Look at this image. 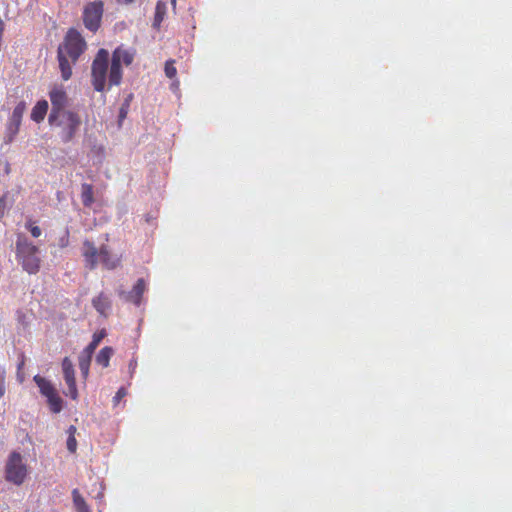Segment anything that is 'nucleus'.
<instances>
[{"label":"nucleus","instance_id":"nucleus-28","mask_svg":"<svg viewBox=\"0 0 512 512\" xmlns=\"http://www.w3.org/2000/svg\"><path fill=\"white\" fill-rule=\"evenodd\" d=\"M68 244H69V233H68V231H66V234L63 237H61L59 240V246L61 248H64V247L68 246Z\"/></svg>","mask_w":512,"mask_h":512},{"label":"nucleus","instance_id":"nucleus-23","mask_svg":"<svg viewBox=\"0 0 512 512\" xmlns=\"http://www.w3.org/2000/svg\"><path fill=\"white\" fill-rule=\"evenodd\" d=\"M164 71H165V75L168 78L173 79L177 74V69L175 67V61L174 60L166 61Z\"/></svg>","mask_w":512,"mask_h":512},{"label":"nucleus","instance_id":"nucleus-9","mask_svg":"<svg viewBox=\"0 0 512 512\" xmlns=\"http://www.w3.org/2000/svg\"><path fill=\"white\" fill-rule=\"evenodd\" d=\"M49 98L51 101V112L60 113L67 111L65 107L68 104V96L63 86H54L49 92Z\"/></svg>","mask_w":512,"mask_h":512},{"label":"nucleus","instance_id":"nucleus-5","mask_svg":"<svg viewBox=\"0 0 512 512\" xmlns=\"http://www.w3.org/2000/svg\"><path fill=\"white\" fill-rule=\"evenodd\" d=\"M39 249L25 236L19 235L16 241V259L29 274H36L40 269Z\"/></svg>","mask_w":512,"mask_h":512},{"label":"nucleus","instance_id":"nucleus-19","mask_svg":"<svg viewBox=\"0 0 512 512\" xmlns=\"http://www.w3.org/2000/svg\"><path fill=\"white\" fill-rule=\"evenodd\" d=\"M46 398H47L49 408L53 413H59L62 410L63 400L58 395L57 390L55 392H53L52 394L48 395Z\"/></svg>","mask_w":512,"mask_h":512},{"label":"nucleus","instance_id":"nucleus-21","mask_svg":"<svg viewBox=\"0 0 512 512\" xmlns=\"http://www.w3.org/2000/svg\"><path fill=\"white\" fill-rule=\"evenodd\" d=\"M106 333L104 330L96 332L93 334L92 341L83 349L89 353L94 354L96 348L105 337Z\"/></svg>","mask_w":512,"mask_h":512},{"label":"nucleus","instance_id":"nucleus-13","mask_svg":"<svg viewBox=\"0 0 512 512\" xmlns=\"http://www.w3.org/2000/svg\"><path fill=\"white\" fill-rule=\"evenodd\" d=\"M167 14V4L164 1L159 0L156 3L154 19L152 22V27L156 30H159L163 20L165 19Z\"/></svg>","mask_w":512,"mask_h":512},{"label":"nucleus","instance_id":"nucleus-14","mask_svg":"<svg viewBox=\"0 0 512 512\" xmlns=\"http://www.w3.org/2000/svg\"><path fill=\"white\" fill-rule=\"evenodd\" d=\"M92 356H93L92 353H89V352H87L85 350H83L79 354L78 365H79V369L81 371V375H82L84 380H86L88 378L90 364H91V361H92Z\"/></svg>","mask_w":512,"mask_h":512},{"label":"nucleus","instance_id":"nucleus-2","mask_svg":"<svg viewBox=\"0 0 512 512\" xmlns=\"http://www.w3.org/2000/svg\"><path fill=\"white\" fill-rule=\"evenodd\" d=\"M86 48L87 44L81 33L75 28L68 29L57 50V59L63 80L67 81L71 78L72 66L76 64Z\"/></svg>","mask_w":512,"mask_h":512},{"label":"nucleus","instance_id":"nucleus-32","mask_svg":"<svg viewBox=\"0 0 512 512\" xmlns=\"http://www.w3.org/2000/svg\"><path fill=\"white\" fill-rule=\"evenodd\" d=\"M126 113H127L126 109L124 107H121V109H120V118H125Z\"/></svg>","mask_w":512,"mask_h":512},{"label":"nucleus","instance_id":"nucleus-6","mask_svg":"<svg viewBox=\"0 0 512 512\" xmlns=\"http://www.w3.org/2000/svg\"><path fill=\"white\" fill-rule=\"evenodd\" d=\"M27 474V465L23 462L21 454L12 452L5 466L6 480L15 485H21L25 481Z\"/></svg>","mask_w":512,"mask_h":512},{"label":"nucleus","instance_id":"nucleus-24","mask_svg":"<svg viewBox=\"0 0 512 512\" xmlns=\"http://www.w3.org/2000/svg\"><path fill=\"white\" fill-rule=\"evenodd\" d=\"M25 227H26V229H28L30 231L31 235L34 238H38L41 236L42 231H41L40 227L34 225V223L31 220L26 222Z\"/></svg>","mask_w":512,"mask_h":512},{"label":"nucleus","instance_id":"nucleus-16","mask_svg":"<svg viewBox=\"0 0 512 512\" xmlns=\"http://www.w3.org/2000/svg\"><path fill=\"white\" fill-rule=\"evenodd\" d=\"M33 380L39 387L40 393L45 397L56 391L52 383L40 375L34 376Z\"/></svg>","mask_w":512,"mask_h":512},{"label":"nucleus","instance_id":"nucleus-22","mask_svg":"<svg viewBox=\"0 0 512 512\" xmlns=\"http://www.w3.org/2000/svg\"><path fill=\"white\" fill-rule=\"evenodd\" d=\"M26 108H27L26 102L20 101L13 109V112H12L10 118L17 120L19 122H22V118L26 111Z\"/></svg>","mask_w":512,"mask_h":512},{"label":"nucleus","instance_id":"nucleus-35","mask_svg":"<svg viewBox=\"0 0 512 512\" xmlns=\"http://www.w3.org/2000/svg\"><path fill=\"white\" fill-rule=\"evenodd\" d=\"M134 0H124L125 3L129 4L132 3Z\"/></svg>","mask_w":512,"mask_h":512},{"label":"nucleus","instance_id":"nucleus-17","mask_svg":"<svg viewBox=\"0 0 512 512\" xmlns=\"http://www.w3.org/2000/svg\"><path fill=\"white\" fill-rule=\"evenodd\" d=\"M81 201L85 207H91L94 203V191L91 184L83 183L81 185Z\"/></svg>","mask_w":512,"mask_h":512},{"label":"nucleus","instance_id":"nucleus-34","mask_svg":"<svg viewBox=\"0 0 512 512\" xmlns=\"http://www.w3.org/2000/svg\"><path fill=\"white\" fill-rule=\"evenodd\" d=\"M23 365H24V360H22L21 363L18 365V369L19 370L22 369Z\"/></svg>","mask_w":512,"mask_h":512},{"label":"nucleus","instance_id":"nucleus-11","mask_svg":"<svg viewBox=\"0 0 512 512\" xmlns=\"http://www.w3.org/2000/svg\"><path fill=\"white\" fill-rule=\"evenodd\" d=\"M145 290L146 283L144 279H138L133 289L127 294V300L134 303L135 305H140Z\"/></svg>","mask_w":512,"mask_h":512},{"label":"nucleus","instance_id":"nucleus-7","mask_svg":"<svg viewBox=\"0 0 512 512\" xmlns=\"http://www.w3.org/2000/svg\"><path fill=\"white\" fill-rule=\"evenodd\" d=\"M104 11V3L101 0H95L85 5L83 9L84 26L91 32H96L101 24Z\"/></svg>","mask_w":512,"mask_h":512},{"label":"nucleus","instance_id":"nucleus-20","mask_svg":"<svg viewBox=\"0 0 512 512\" xmlns=\"http://www.w3.org/2000/svg\"><path fill=\"white\" fill-rule=\"evenodd\" d=\"M73 502L77 512H91L88 504L84 498L80 495L77 489L72 491Z\"/></svg>","mask_w":512,"mask_h":512},{"label":"nucleus","instance_id":"nucleus-26","mask_svg":"<svg viewBox=\"0 0 512 512\" xmlns=\"http://www.w3.org/2000/svg\"><path fill=\"white\" fill-rule=\"evenodd\" d=\"M67 449L69 452L74 453L77 450V440L75 437H68L67 439Z\"/></svg>","mask_w":512,"mask_h":512},{"label":"nucleus","instance_id":"nucleus-10","mask_svg":"<svg viewBox=\"0 0 512 512\" xmlns=\"http://www.w3.org/2000/svg\"><path fill=\"white\" fill-rule=\"evenodd\" d=\"M20 126L21 122L9 117L3 136L4 144L9 145L14 141L15 137L19 132Z\"/></svg>","mask_w":512,"mask_h":512},{"label":"nucleus","instance_id":"nucleus-15","mask_svg":"<svg viewBox=\"0 0 512 512\" xmlns=\"http://www.w3.org/2000/svg\"><path fill=\"white\" fill-rule=\"evenodd\" d=\"M92 304L97 312H99L101 315H106L107 311L111 307V302L104 293H100L97 297H95L92 300Z\"/></svg>","mask_w":512,"mask_h":512},{"label":"nucleus","instance_id":"nucleus-12","mask_svg":"<svg viewBox=\"0 0 512 512\" xmlns=\"http://www.w3.org/2000/svg\"><path fill=\"white\" fill-rule=\"evenodd\" d=\"M49 105L46 100H39L34 107L32 108L30 117L31 119L36 122L40 123L45 119V116L47 114Z\"/></svg>","mask_w":512,"mask_h":512},{"label":"nucleus","instance_id":"nucleus-29","mask_svg":"<svg viewBox=\"0 0 512 512\" xmlns=\"http://www.w3.org/2000/svg\"><path fill=\"white\" fill-rule=\"evenodd\" d=\"M4 210H5V198L0 196V220L4 216Z\"/></svg>","mask_w":512,"mask_h":512},{"label":"nucleus","instance_id":"nucleus-4","mask_svg":"<svg viewBox=\"0 0 512 512\" xmlns=\"http://www.w3.org/2000/svg\"><path fill=\"white\" fill-rule=\"evenodd\" d=\"M49 125L58 129V136L63 143H69L75 137L80 125L81 118L74 111L50 113L48 116Z\"/></svg>","mask_w":512,"mask_h":512},{"label":"nucleus","instance_id":"nucleus-33","mask_svg":"<svg viewBox=\"0 0 512 512\" xmlns=\"http://www.w3.org/2000/svg\"><path fill=\"white\" fill-rule=\"evenodd\" d=\"M176 2H177L176 0H171V4H172L174 9L176 8Z\"/></svg>","mask_w":512,"mask_h":512},{"label":"nucleus","instance_id":"nucleus-8","mask_svg":"<svg viewBox=\"0 0 512 512\" xmlns=\"http://www.w3.org/2000/svg\"><path fill=\"white\" fill-rule=\"evenodd\" d=\"M62 371L65 383L68 387V390L65 393L66 396H69L73 400H77L78 389L76 385L74 365L68 357H65L62 360Z\"/></svg>","mask_w":512,"mask_h":512},{"label":"nucleus","instance_id":"nucleus-1","mask_svg":"<svg viewBox=\"0 0 512 512\" xmlns=\"http://www.w3.org/2000/svg\"><path fill=\"white\" fill-rule=\"evenodd\" d=\"M134 52L117 47L111 57L109 67V52L101 48L96 53L91 64V84L95 91L103 92L108 80L109 88L119 86L122 82V64L129 66L134 60Z\"/></svg>","mask_w":512,"mask_h":512},{"label":"nucleus","instance_id":"nucleus-27","mask_svg":"<svg viewBox=\"0 0 512 512\" xmlns=\"http://www.w3.org/2000/svg\"><path fill=\"white\" fill-rule=\"evenodd\" d=\"M5 393V371L0 370V398Z\"/></svg>","mask_w":512,"mask_h":512},{"label":"nucleus","instance_id":"nucleus-31","mask_svg":"<svg viewBox=\"0 0 512 512\" xmlns=\"http://www.w3.org/2000/svg\"><path fill=\"white\" fill-rule=\"evenodd\" d=\"M77 432V428L74 425L69 426L67 433L68 437H75V434Z\"/></svg>","mask_w":512,"mask_h":512},{"label":"nucleus","instance_id":"nucleus-18","mask_svg":"<svg viewBox=\"0 0 512 512\" xmlns=\"http://www.w3.org/2000/svg\"><path fill=\"white\" fill-rule=\"evenodd\" d=\"M114 354V350L112 347L106 346L103 347L98 354L96 355V363L103 368H107L110 363V359Z\"/></svg>","mask_w":512,"mask_h":512},{"label":"nucleus","instance_id":"nucleus-30","mask_svg":"<svg viewBox=\"0 0 512 512\" xmlns=\"http://www.w3.org/2000/svg\"><path fill=\"white\" fill-rule=\"evenodd\" d=\"M129 371L131 374H133L135 372V369L137 367V360L136 359H131L130 362H129Z\"/></svg>","mask_w":512,"mask_h":512},{"label":"nucleus","instance_id":"nucleus-25","mask_svg":"<svg viewBox=\"0 0 512 512\" xmlns=\"http://www.w3.org/2000/svg\"><path fill=\"white\" fill-rule=\"evenodd\" d=\"M127 395V390L124 388V387H121L118 389V391L116 392L114 398H113V403L114 405H118L119 402Z\"/></svg>","mask_w":512,"mask_h":512},{"label":"nucleus","instance_id":"nucleus-3","mask_svg":"<svg viewBox=\"0 0 512 512\" xmlns=\"http://www.w3.org/2000/svg\"><path fill=\"white\" fill-rule=\"evenodd\" d=\"M81 253L85 267L89 270H94L99 262L108 270L116 269L121 263V257H114L108 246L102 245L97 248L94 242L87 239L83 241Z\"/></svg>","mask_w":512,"mask_h":512}]
</instances>
